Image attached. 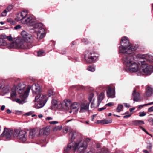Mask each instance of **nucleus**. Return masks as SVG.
<instances>
[{
    "label": "nucleus",
    "instance_id": "45",
    "mask_svg": "<svg viewBox=\"0 0 153 153\" xmlns=\"http://www.w3.org/2000/svg\"><path fill=\"white\" fill-rule=\"evenodd\" d=\"M44 53L43 51H39L38 53V56H41L42 54Z\"/></svg>",
    "mask_w": 153,
    "mask_h": 153
},
{
    "label": "nucleus",
    "instance_id": "50",
    "mask_svg": "<svg viewBox=\"0 0 153 153\" xmlns=\"http://www.w3.org/2000/svg\"><path fill=\"white\" fill-rule=\"evenodd\" d=\"M91 107L92 108H95V105H94V102H91Z\"/></svg>",
    "mask_w": 153,
    "mask_h": 153
},
{
    "label": "nucleus",
    "instance_id": "30",
    "mask_svg": "<svg viewBox=\"0 0 153 153\" xmlns=\"http://www.w3.org/2000/svg\"><path fill=\"white\" fill-rule=\"evenodd\" d=\"M52 106L51 107V109H53L54 107L57 106L58 104L57 101L55 100H53L51 102Z\"/></svg>",
    "mask_w": 153,
    "mask_h": 153
},
{
    "label": "nucleus",
    "instance_id": "9",
    "mask_svg": "<svg viewBox=\"0 0 153 153\" xmlns=\"http://www.w3.org/2000/svg\"><path fill=\"white\" fill-rule=\"evenodd\" d=\"M145 61H141L143 62L139 71L142 72L143 74L146 75H150L153 72V66L152 65H148L146 64H144V62Z\"/></svg>",
    "mask_w": 153,
    "mask_h": 153
},
{
    "label": "nucleus",
    "instance_id": "34",
    "mask_svg": "<svg viewBox=\"0 0 153 153\" xmlns=\"http://www.w3.org/2000/svg\"><path fill=\"white\" fill-rule=\"evenodd\" d=\"M62 128V127L61 126H58L55 127L53 129V131H56L59 130H61Z\"/></svg>",
    "mask_w": 153,
    "mask_h": 153
},
{
    "label": "nucleus",
    "instance_id": "63",
    "mask_svg": "<svg viewBox=\"0 0 153 153\" xmlns=\"http://www.w3.org/2000/svg\"><path fill=\"white\" fill-rule=\"evenodd\" d=\"M7 112L8 114H10L11 113V111L10 110L8 109L7 110Z\"/></svg>",
    "mask_w": 153,
    "mask_h": 153
},
{
    "label": "nucleus",
    "instance_id": "39",
    "mask_svg": "<svg viewBox=\"0 0 153 153\" xmlns=\"http://www.w3.org/2000/svg\"><path fill=\"white\" fill-rule=\"evenodd\" d=\"M70 128L68 127H66L65 128L64 130L63 131V132L65 133H67L69 131Z\"/></svg>",
    "mask_w": 153,
    "mask_h": 153
},
{
    "label": "nucleus",
    "instance_id": "46",
    "mask_svg": "<svg viewBox=\"0 0 153 153\" xmlns=\"http://www.w3.org/2000/svg\"><path fill=\"white\" fill-rule=\"evenodd\" d=\"M21 27L20 26V25H16L14 29L15 30H17V29L20 28H21Z\"/></svg>",
    "mask_w": 153,
    "mask_h": 153
},
{
    "label": "nucleus",
    "instance_id": "23",
    "mask_svg": "<svg viewBox=\"0 0 153 153\" xmlns=\"http://www.w3.org/2000/svg\"><path fill=\"white\" fill-rule=\"evenodd\" d=\"M104 93L102 92L98 96L97 98V104L96 105L97 107H99L100 104L101 103V101L104 98Z\"/></svg>",
    "mask_w": 153,
    "mask_h": 153
},
{
    "label": "nucleus",
    "instance_id": "38",
    "mask_svg": "<svg viewBox=\"0 0 153 153\" xmlns=\"http://www.w3.org/2000/svg\"><path fill=\"white\" fill-rule=\"evenodd\" d=\"M16 91H13L11 92V96L12 97H14L16 96Z\"/></svg>",
    "mask_w": 153,
    "mask_h": 153
},
{
    "label": "nucleus",
    "instance_id": "16",
    "mask_svg": "<svg viewBox=\"0 0 153 153\" xmlns=\"http://www.w3.org/2000/svg\"><path fill=\"white\" fill-rule=\"evenodd\" d=\"M107 96L108 97L110 98H114L115 97V88L111 87H108L107 90Z\"/></svg>",
    "mask_w": 153,
    "mask_h": 153
},
{
    "label": "nucleus",
    "instance_id": "36",
    "mask_svg": "<svg viewBox=\"0 0 153 153\" xmlns=\"http://www.w3.org/2000/svg\"><path fill=\"white\" fill-rule=\"evenodd\" d=\"M7 22L12 25H14L15 24V22L12 19H7Z\"/></svg>",
    "mask_w": 153,
    "mask_h": 153
},
{
    "label": "nucleus",
    "instance_id": "42",
    "mask_svg": "<svg viewBox=\"0 0 153 153\" xmlns=\"http://www.w3.org/2000/svg\"><path fill=\"white\" fill-rule=\"evenodd\" d=\"M146 115V113L144 112V111H143V112H140V113H139V116L140 117H142V116H145Z\"/></svg>",
    "mask_w": 153,
    "mask_h": 153
},
{
    "label": "nucleus",
    "instance_id": "6",
    "mask_svg": "<svg viewBox=\"0 0 153 153\" xmlns=\"http://www.w3.org/2000/svg\"><path fill=\"white\" fill-rule=\"evenodd\" d=\"M132 51H128V53H123L124 54L123 56L122 61L124 64L127 67L130 66L131 64L133 62L134 60V56L130 54Z\"/></svg>",
    "mask_w": 153,
    "mask_h": 153
},
{
    "label": "nucleus",
    "instance_id": "47",
    "mask_svg": "<svg viewBox=\"0 0 153 153\" xmlns=\"http://www.w3.org/2000/svg\"><path fill=\"white\" fill-rule=\"evenodd\" d=\"M7 39L9 41H12L13 40V38L11 36H7Z\"/></svg>",
    "mask_w": 153,
    "mask_h": 153
},
{
    "label": "nucleus",
    "instance_id": "31",
    "mask_svg": "<svg viewBox=\"0 0 153 153\" xmlns=\"http://www.w3.org/2000/svg\"><path fill=\"white\" fill-rule=\"evenodd\" d=\"M63 107L65 109L67 110L69 108V106L70 105V103L68 101H65L63 103Z\"/></svg>",
    "mask_w": 153,
    "mask_h": 153
},
{
    "label": "nucleus",
    "instance_id": "64",
    "mask_svg": "<svg viewBox=\"0 0 153 153\" xmlns=\"http://www.w3.org/2000/svg\"><path fill=\"white\" fill-rule=\"evenodd\" d=\"M143 152L144 153H149V152L146 150H143Z\"/></svg>",
    "mask_w": 153,
    "mask_h": 153
},
{
    "label": "nucleus",
    "instance_id": "62",
    "mask_svg": "<svg viewBox=\"0 0 153 153\" xmlns=\"http://www.w3.org/2000/svg\"><path fill=\"white\" fill-rule=\"evenodd\" d=\"M46 119L47 120H52V118L51 117H48L46 118Z\"/></svg>",
    "mask_w": 153,
    "mask_h": 153
},
{
    "label": "nucleus",
    "instance_id": "40",
    "mask_svg": "<svg viewBox=\"0 0 153 153\" xmlns=\"http://www.w3.org/2000/svg\"><path fill=\"white\" fill-rule=\"evenodd\" d=\"M8 11L6 10H4V11L1 13V15L2 16H5L7 15V14Z\"/></svg>",
    "mask_w": 153,
    "mask_h": 153
},
{
    "label": "nucleus",
    "instance_id": "48",
    "mask_svg": "<svg viewBox=\"0 0 153 153\" xmlns=\"http://www.w3.org/2000/svg\"><path fill=\"white\" fill-rule=\"evenodd\" d=\"M13 8V6L12 5H10L8 6L6 10H11Z\"/></svg>",
    "mask_w": 153,
    "mask_h": 153
},
{
    "label": "nucleus",
    "instance_id": "21",
    "mask_svg": "<svg viewBox=\"0 0 153 153\" xmlns=\"http://www.w3.org/2000/svg\"><path fill=\"white\" fill-rule=\"evenodd\" d=\"M38 132V130L37 129H33L30 130L29 132V138L33 139L34 138Z\"/></svg>",
    "mask_w": 153,
    "mask_h": 153
},
{
    "label": "nucleus",
    "instance_id": "25",
    "mask_svg": "<svg viewBox=\"0 0 153 153\" xmlns=\"http://www.w3.org/2000/svg\"><path fill=\"white\" fill-rule=\"evenodd\" d=\"M112 122V120L111 119L107 120L103 119L101 120H98L96 123L97 124H108L111 123Z\"/></svg>",
    "mask_w": 153,
    "mask_h": 153
},
{
    "label": "nucleus",
    "instance_id": "14",
    "mask_svg": "<svg viewBox=\"0 0 153 153\" xmlns=\"http://www.w3.org/2000/svg\"><path fill=\"white\" fill-rule=\"evenodd\" d=\"M89 104L87 102L80 104L79 112L83 113L88 112L89 110Z\"/></svg>",
    "mask_w": 153,
    "mask_h": 153
},
{
    "label": "nucleus",
    "instance_id": "4",
    "mask_svg": "<svg viewBox=\"0 0 153 153\" xmlns=\"http://www.w3.org/2000/svg\"><path fill=\"white\" fill-rule=\"evenodd\" d=\"M26 87V85L23 83H19L17 87L18 93L21 94L20 97L22 99H25L28 97L31 86L28 85L26 90H25Z\"/></svg>",
    "mask_w": 153,
    "mask_h": 153
},
{
    "label": "nucleus",
    "instance_id": "59",
    "mask_svg": "<svg viewBox=\"0 0 153 153\" xmlns=\"http://www.w3.org/2000/svg\"><path fill=\"white\" fill-rule=\"evenodd\" d=\"M131 116V114H130V115H125V116H124L123 118H128L129 117H130Z\"/></svg>",
    "mask_w": 153,
    "mask_h": 153
},
{
    "label": "nucleus",
    "instance_id": "41",
    "mask_svg": "<svg viewBox=\"0 0 153 153\" xmlns=\"http://www.w3.org/2000/svg\"><path fill=\"white\" fill-rule=\"evenodd\" d=\"M15 101L19 104H22L23 102L21 101V100L19 99H16L15 100Z\"/></svg>",
    "mask_w": 153,
    "mask_h": 153
},
{
    "label": "nucleus",
    "instance_id": "22",
    "mask_svg": "<svg viewBox=\"0 0 153 153\" xmlns=\"http://www.w3.org/2000/svg\"><path fill=\"white\" fill-rule=\"evenodd\" d=\"M146 94L147 97H149L153 94V89L150 86H148L146 89Z\"/></svg>",
    "mask_w": 153,
    "mask_h": 153
},
{
    "label": "nucleus",
    "instance_id": "5",
    "mask_svg": "<svg viewBox=\"0 0 153 153\" xmlns=\"http://www.w3.org/2000/svg\"><path fill=\"white\" fill-rule=\"evenodd\" d=\"M33 29L37 32V38L39 39H42L45 36V30L43 25L41 23H37L35 24Z\"/></svg>",
    "mask_w": 153,
    "mask_h": 153
},
{
    "label": "nucleus",
    "instance_id": "56",
    "mask_svg": "<svg viewBox=\"0 0 153 153\" xmlns=\"http://www.w3.org/2000/svg\"><path fill=\"white\" fill-rule=\"evenodd\" d=\"M138 121L139 125L143 124H144V122L143 121L141 120H138Z\"/></svg>",
    "mask_w": 153,
    "mask_h": 153
},
{
    "label": "nucleus",
    "instance_id": "11",
    "mask_svg": "<svg viewBox=\"0 0 153 153\" xmlns=\"http://www.w3.org/2000/svg\"><path fill=\"white\" fill-rule=\"evenodd\" d=\"M36 19L33 16H26L22 20V23L26 24L30 26H34L36 24Z\"/></svg>",
    "mask_w": 153,
    "mask_h": 153
},
{
    "label": "nucleus",
    "instance_id": "8",
    "mask_svg": "<svg viewBox=\"0 0 153 153\" xmlns=\"http://www.w3.org/2000/svg\"><path fill=\"white\" fill-rule=\"evenodd\" d=\"M36 102H39L37 104L36 108H39L43 107L47 102V97L45 95L38 94L35 97Z\"/></svg>",
    "mask_w": 153,
    "mask_h": 153
},
{
    "label": "nucleus",
    "instance_id": "54",
    "mask_svg": "<svg viewBox=\"0 0 153 153\" xmlns=\"http://www.w3.org/2000/svg\"><path fill=\"white\" fill-rule=\"evenodd\" d=\"M123 105L125 107L128 108H129L130 107V105L127 103H124Z\"/></svg>",
    "mask_w": 153,
    "mask_h": 153
},
{
    "label": "nucleus",
    "instance_id": "28",
    "mask_svg": "<svg viewBox=\"0 0 153 153\" xmlns=\"http://www.w3.org/2000/svg\"><path fill=\"white\" fill-rule=\"evenodd\" d=\"M69 138L71 140L74 139L76 136V133L74 131H71L69 134Z\"/></svg>",
    "mask_w": 153,
    "mask_h": 153
},
{
    "label": "nucleus",
    "instance_id": "52",
    "mask_svg": "<svg viewBox=\"0 0 153 153\" xmlns=\"http://www.w3.org/2000/svg\"><path fill=\"white\" fill-rule=\"evenodd\" d=\"M7 36L5 34H3L1 35V39H4L7 38Z\"/></svg>",
    "mask_w": 153,
    "mask_h": 153
},
{
    "label": "nucleus",
    "instance_id": "49",
    "mask_svg": "<svg viewBox=\"0 0 153 153\" xmlns=\"http://www.w3.org/2000/svg\"><path fill=\"white\" fill-rule=\"evenodd\" d=\"M148 111L149 112L153 111V106L149 108L148 109Z\"/></svg>",
    "mask_w": 153,
    "mask_h": 153
},
{
    "label": "nucleus",
    "instance_id": "10",
    "mask_svg": "<svg viewBox=\"0 0 153 153\" xmlns=\"http://www.w3.org/2000/svg\"><path fill=\"white\" fill-rule=\"evenodd\" d=\"M97 57V54L92 51L86 52L85 55V61L89 63L96 60Z\"/></svg>",
    "mask_w": 153,
    "mask_h": 153
},
{
    "label": "nucleus",
    "instance_id": "26",
    "mask_svg": "<svg viewBox=\"0 0 153 153\" xmlns=\"http://www.w3.org/2000/svg\"><path fill=\"white\" fill-rule=\"evenodd\" d=\"M80 103L75 102L71 105V109H76V111H78L79 109Z\"/></svg>",
    "mask_w": 153,
    "mask_h": 153
},
{
    "label": "nucleus",
    "instance_id": "61",
    "mask_svg": "<svg viewBox=\"0 0 153 153\" xmlns=\"http://www.w3.org/2000/svg\"><path fill=\"white\" fill-rule=\"evenodd\" d=\"M32 113L31 112H30L28 113H26L25 114L28 116H29L31 115Z\"/></svg>",
    "mask_w": 153,
    "mask_h": 153
},
{
    "label": "nucleus",
    "instance_id": "32",
    "mask_svg": "<svg viewBox=\"0 0 153 153\" xmlns=\"http://www.w3.org/2000/svg\"><path fill=\"white\" fill-rule=\"evenodd\" d=\"M0 46H7V47L9 45H7V43L6 41L3 39H0Z\"/></svg>",
    "mask_w": 153,
    "mask_h": 153
},
{
    "label": "nucleus",
    "instance_id": "17",
    "mask_svg": "<svg viewBox=\"0 0 153 153\" xmlns=\"http://www.w3.org/2000/svg\"><path fill=\"white\" fill-rule=\"evenodd\" d=\"M128 69L131 72H136L138 70V65L134 62H132L130 66L127 67Z\"/></svg>",
    "mask_w": 153,
    "mask_h": 153
},
{
    "label": "nucleus",
    "instance_id": "1",
    "mask_svg": "<svg viewBox=\"0 0 153 153\" xmlns=\"http://www.w3.org/2000/svg\"><path fill=\"white\" fill-rule=\"evenodd\" d=\"M86 148V144L83 140L76 142L72 141L69 143L64 149L65 153H74L76 149L79 152L81 153L85 150Z\"/></svg>",
    "mask_w": 153,
    "mask_h": 153
},
{
    "label": "nucleus",
    "instance_id": "53",
    "mask_svg": "<svg viewBox=\"0 0 153 153\" xmlns=\"http://www.w3.org/2000/svg\"><path fill=\"white\" fill-rule=\"evenodd\" d=\"M106 108L105 107H103L101 108H99L98 109V111H100L103 110L105 109Z\"/></svg>",
    "mask_w": 153,
    "mask_h": 153
},
{
    "label": "nucleus",
    "instance_id": "27",
    "mask_svg": "<svg viewBox=\"0 0 153 153\" xmlns=\"http://www.w3.org/2000/svg\"><path fill=\"white\" fill-rule=\"evenodd\" d=\"M88 104H89L91 102H94L95 100V98L94 97V94L92 93L90 94L88 97Z\"/></svg>",
    "mask_w": 153,
    "mask_h": 153
},
{
    "label": "nucleus",
    "instance_id": "43",
    "mask_svg": "<svg viewBox=\"0 0 153 153\" xmlns=\"http://www.w3.org/2000/svg\"><path fill=\"white\" fill-rule=\"evenodd\" d=\"M132 124L134 125L137 126L139 125L138 120L133 121L132 123Z\"/></svg>",
    "mask_w": 153,
    "mask_h": 153
},
{
    "label": "nucleus",
    "instance_id": "29",
    "mask_svg": "<svg viewBox=\"0 0 153 153\" xmlns=\"http://www.w3.org/2000/svg\"><path fill=\"white\" fill-rule=\"evenodd\" d=\"M143 58L147 61H149L150 62L152 63L153 62V57L151 56L146 55H144Z\"/></svg>",
    "mask_w": 153,
    "mask_h": 153
},
{
    "label": "nucleus",
    "instance_id": "55",
    "mask_svg": "<svg viewBox=\"0 0 153 153\" xmlns=\"http://www.w3.org/2000/svg\"><path fill=\"white\" fill-rule=\"evenodd\" d=\"M148 121L149 122H152V125H153V119L152 118H150L148 120Z\"/></svg>",
    "mask_w": 153,
    "mask_h": 153
},
{
    "label": "nucleus",
    "instance_id": "35",
    "mask_svg": "<svg viewBox=\"0 0 153 153\" xmlns=\"http://www.w3.org/2000/svg\"><path fill=\"white\" fill-rule=\"evenodd\" d=\"M88 71H91L94 72L95 71V68L93 65H90L88 67Z\"/></svg>",
    "mask_w": 153,
    "mask_h": 153
},
{
    "label": "nucleus",
    "instance_id": "37",
    "mask_svg": "<svg viewBox=\"0 0 153 153\" xmlns=\"http://www.w3.org/2000/svg\"><path fill=\"white\" fill-rule=\"evenodd\" d=\"M54 93L52 89L49 90L48 92V95L49 97H50L52 95H54Z\"/></svg>",
    "mask_w": 153,
    "mask_h": 153
},
{
    "label": "nucleus",
    "instance_id": "2",
    "mask_svg": "<svg viewBox=\"0 0 153 153\" xmlns=\"http://www.w3.org/2000/svg\"><path fill=\"white\" fill-rule=\"evenodd\" d=\"M120 43L121 46L119 47V50L120 53H128L130 51H135L137 49V47L135 46H132L126 37L122 38Z\"/></svg>",
    "mask_w": 153,
    "mask_h": 153
},
{
    "label": "nucleus",
    "instance_id": "51",
    "mask_svg": "<svg viewBox=\"0 0 153 153\" xmlns=\"http://www.w3.org/2000/svg\"><path fill=\"white\" fill-rule=\"evenodd\" d=\"M114 105V104L112 102H110L105 105L106 106H111Z\"/></svg>",
    "mask_w": 153,
    "mask_h": 153
},
{
    "label": "nucleus",
    "instance_id": "7",
    "mask_svg": "<svg viewBox=\"0 0 153 153\" xmlns=\"http://www.w3.org/2000/svg\"><path fill=\"white\" fill-rule=\"evenodd\" d=\"M14 137H16L20 141L23 142L27 139V134L26 131L18 129H15L13 134Z\"/></svg>",
    "mask_w": 153,
    "mask_h": 153
},
{
    "label": "nucleus",
    "instance_id": "33",
    "mask_svg": "<svg viewBox=\"0 0 153 153\" xmlns=\"http://www.w3.org/2000/svg\"><path fill=\"white\" fill-rule=\"evenodd\" d=\"M123 107L122 105L118 104L116 109V111L118 112H120L122 111V110Z\"/></svg>",
    "mask_w": 153,
    "mask_h": 153
},
{
    "label": "nucleus",
    "instance_id": "58",
    "mask_svg": "<svg viewBox=\"0 0 153 153\" xmlns=\"http://www.w3.org/2000/svg\"><path fill=\"white\" fill-rule=\"evenodd\" d=\"M152 147V145L150 144H149L148 145L147 148L148 149H150Z\"/></svg>",
    "mask_w": 153,
    "mask_h": 153
},
{
    "label": "nucleus",
    "instance_id": "3",
    "mask_svg": "<svg viewBox=\"0 0 153 153\" xmlns=\"http://www.w3.org/2000/svg\"><path fill=\"white\" fill-rule=\"evenodd\" d=\"M9 48H30L32 47L28 46L27 44L21 38H17L15 41L13 42L8 46Z\"/></svg>",
    "mask_w": 153,
    "mask_h": 153
},
{
    "label": "nucleus",
    "instance_id": "44",
    "mask_svg": "<svg viewBox=\"0 0 153 153\" xmlns=\"http://www.w3.org/2000/svg\"><path fill=\"white\" fill-rule=\"evenodd\" d=\"M49 123L51 124H55L58 123V122L57 121H51L49 122Z\"/></svg>",
    "mask_w": 153,
    "mask_h": 153
},
{
    "label": "nucleus",
    "instance_id": "60",
    "mask_svg": "<svg viewBox=\"0 0 153 153\" xmlns=\"http://www.w3.org/2000/svg\"><path fill=\"white\" fill-rule=\"evenodd\" d=\"M5 106L4 105L2 106L1 108V110L2 111L4 110L5 108Z\"/></svg>",
    "mask_w": 153,
    "mask_h": 153
},
{
    "label": "nucleus",
    "instance_id": "20",
    "mask_svg": "<svg viewBox=\"0 0 153 153\" xmlns=\"http://www.w3.org/2000/svg\"><path fill=\"white\" fill-rule=\"evenodd\" d=\"M32 87L33 94L35 93L36 94H39L40 87L38 84H36L34 85H33Z\"/></svg>",
    "mask_w": 153,
    "mask_h": 153
},
{
    "label": "nucleus",
    "instance_id": "15",
    "mask_svg": "<svg viewBox=\"0 0 153 153\" xmlns=\"http://www.w3.org/2000/svg\"><path fill=\"white\" fill-rule=\"evenodd\" d=\"M27 10H23L21 13H18L16 18V19L17 21H21L22 23V20L24 17L27 15Z\"/></svg>",
    "mask_w": 153,
    "mask_h": 153
},
{
    "label": "nucleus",
    "instance_id": "19",
    "mask_svg": "<svg viewBox=\"0 0 153 153\" xmlns=\"http://www.w3.org/2000/svg\"><path fill=\"white\" fill-rule=\"evenodd\" d=\"M132 96L134 97L133 100L134 101L140 102L141 101L140 99V94L138 92H136V90L134 89L132 94Z\"/></svg>",
    "mask_w": 153,
    "mask_h": 153
},
{
    "label": "nucleus",
    "instance_id": "18",
    "mask_svg": "<svg viewBox=\"0 0 153 153\" xmlns=\"http://www.w3.org/2000/svg\"><path fill=\"white\" fill-rule=\"evenodd\" d=\"M50 128L47 127L40 129L39 132V135L47 136L49 134Z\"/></svg>",
    "mask_w": 153,
    "mask_h": 153
},
{
    "label": "nucleus",
    "instance_id": "12",
    "mask_svg": "<svg viewBox=\"0 0 153 153\" xmlns=\"http://www.w3.org/2000/svg\"><path fill=\"white\" fill-rule=\"evenodd\" d=\"M22 38L27 44L30 43V44L33 42V38L31 34L28 33L26 32L23 31L21 33Z\"/></svg>",
    "mask_w": 153,
    "mask_h": 153
},
{
    "label": "nucleus",
    "instance_id": "57",
    "mask_svg": "<svg viewBox=\"0 0 153 153\" xmlns=\"http://www.w3.org/2000/svg\"><path fill=\"white\" fill-rule=\"evenodd\" d=\"M153 104V102H151L150 103H147L146 104H145L144 105H143V106H147V105H152Z\"/></svg>",
    "mask_w": 153,
    "mask_h": 153
},
{
    "label": "nucleus",
    "instance_id": "13",
    "mask_svg": "<svg viewBox=\"0 0 153 153\" xmlns=\"http://www.w3.org/2000/svg\"><path fill=\"white\" fill-rule=\"evenodd\" d=\"M13 133V130L10 128H4V131L1 135V137H5L7 140L10 139L12 134Z\"/></svg>",
    "mask_w": 153,
    "mask_h": 153
},
{
    "label": "nucleus",
    "instance_id": "24",
    "mask_svg": "<svg viewBox=\"0 0 153 153\" xmlns=\"http://www.w3.org/2000/svg\"><path fill=\"white\" fill-rule=\"evenodd\" d=\"M10 87L9 85L5 86L3 83L1 84L0 86V89H2L3 92L6 93L8 92L10 89Z\"/></svg>",
    "mask_w": 153,
    "mask_h": 153
}]
</instances>
